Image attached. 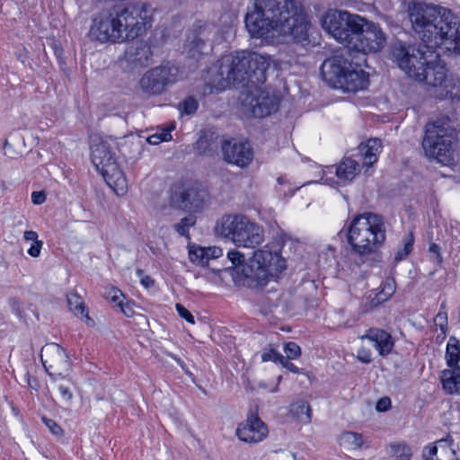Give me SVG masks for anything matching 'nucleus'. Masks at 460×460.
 Instances as JSON below:
<instances>
[{
  "label": "nucleus",
  "instance_id": "1",
  "mask_svg": "<svg viewBox=\"0 0 460 460\" xmlns=\"http://www.w3.org/2000/svg\"><path fill=\"white\" fill-rule=\"evenodd\" d=\"M421 39L417 47L396 44L392 55L397 66L412 79L420 78L422 70L438 59L437 48L460 55V31H415Z\"/></svg>",
  "mask_w": 460,
  "mask_h": 460
},
{
  "label": "nucleus",
  "instance_id": "2",
  "mask_svg": "<svg viewBox=\"0 0 460 460\" xmlns=\"http://www.w3.org/2000/svg\"><path fill=\"white\" fill-rule=\"evenodd\" d=\"M246 29H308L311 22L297 0H254Z\"/></svg>",
  "mask_w": 460,
  "mask_h": 460
},
{
  "label": "nucleus",
  "instance_id": "3",
  "mask_svg": "<svg viewBox=\"0 0 460 460\" xmlns=\"http://www.w3.org/2000/svg\"><path fill=\"white\" fill-rule=\"evenodd\" d=\"M384 217L365 212L353 217L346 230L347 242L351 246L349 260L356 267L375 260L385 242Z\"/></svg>",
  "mask_w": 460,
  "mask_h": 460
},
{
  "label": "nucleus",
  "instance_id": "4",
  "mask_svg": "<svg viewBox=\"0 0 460 460\" xmlns=\"http://www.w3.org/2000/svg\"><path fill=\"white\" fill-rule=\"evenodd\" d=\"M270 65L268 57L254 52L224 56L217 72L219 78L213 79L212 87L223 91L230 86L263 84Z\"/></svg>",
  "mask_w": 460,
  "mask_h": 460
},
{
  "label": "nucleus",
  "instance_id": "5",
  "mask_svg": "<svg viewBox=\"0 0 460 460\" xmlns=\"http://www.w3.org/2000/svg\"><path fill=\"white\" fill-rule=\"evenodd\" d=\"M360 66V63L354 64L343 55H335L323 63L321 73L332 87L355 93L366 89L369 83L368 74Z\"/></svg>",
  "mask_w": 460,
  "mask_h": 460
},
{
  "label": "nucleus",
  "instance_id": "6",
  "mask_svg": "<svg viewBox=\"0 0 460 460\" xmlns=\"http://www.w3.org/2000/svg\"><path fill=\"white\" fill-rule=\"evenodd\" d=\"M456 131L448 121L436 120L425 127L422 147L428 157L435 158L444 165L456 164V152L453 145L456 140Z\"/></svg>",
  "mask_w": 460,
  "mask_h": 460
},
{
  "label": "nucleus",
  "instance_id": "7",
  "mask_svg": "<svg viewBox=\"0 0 460 460\" xmlns=\"http://www.w3.org/2000/svg\"><path fill=\"white\" fill-rule=\"evenodd\" d=\"M408 14L412 27L424 29H459L460 18L450 9L424 1H412L408 5Z\"/></svg>",
  "mask_w": 460,
  "mask_h": 460
},
{
  "label": "nucleus",
  "instance_id": "8",
  "mask_svg": "<svg viewBox=\"0 0 460 460\" xmlns=\"http://www.w3.org/2000/svg\"><path fill=\"white\" fill-rule=\"evenodd\" d=\"M216 229L238 246L253 248L264 240L262 227L241 214L224 216Z\"/></svg>",
  "mask_w": 460,
  "mask_h": 460
},
{
  "label": "nucleus",
  "instance_id": "9",
  "mask_svg": "<svg viewBox=\"0 0 460 460\" xmlns=\"http://www.w3.org/2000/svg\"><path fill=\"white\" fill-rule=\"evenodd\" d=\"M152 22L141 8H112L93 14L90 29H150Z\"/></svg>",
  "mask_w": 460,
  "mask_h": 460
},
{
  "label": "nucleus",
  "instance_id": "10",
  "mask_svg": "<svg viewBox=\"0 0 460 460\" xmlns=\"http://www.w3.org/2000/svg\"><path fill=\"white\" fill-rule=\"evenodd\" d=\"M447 72L446 66L438 54V59L426 66L422 75L415 80L425 83L430 95L437 99L460 100V80L452 75L448 76Z\"/></svg>",
  "mask_w": 460,
  "mask_h": 460
},
{
  "label": "nucleus",
  "instance_id": "11",
  "mask_svg": "<svg viewBox=\"0 0 460 460\" xmlns=\"http://www.w3.org/2000/svg\"><path fill=\"white\" fill-rule=\"evenodd\" d=\"M91 157L93 164L102 173L106 183L117 195H124L128 188L127 180L123 172L119 168L108 143L101 141L92 146Z\"/></svg>",
  "mask_w": 460,
  "mask_h": 460
},
{
  "label": "nucleus",
  "instance_id": "12",
  "mask_svg": "<svg viewBox=\"0 0 460 460\" xmlns=\"http://www.w3.org/2000/svg\"><path fill=\"white\" fill-rule=\"evenodd\" d=\"M349 50L363 54L377 53L386 44L383 31H325Z\"/></svg>",
  "mask_w": 460,
  "mask_h": 460
},
{
  "label": "nucleus",
  "instance_id": "13",
  "mask_svg": "<svg viewBox=\"0 0 460 460\" xmlns=\"http://www.w3.org/2000/svg\"><path fill=\"white\" fill-rule=\"evenodd\" d=\"M285 269L286 261L281 258L279 252L269 250L266 245L263 249L254 252L243 272L246 278L262 285L267 282L270 277H273Z\"/></svg>",
  "mask_w": 460,
  "mask_h": 460
},
{
  "label": "nucleus",
  "instance_id": "14",
  "mask_svg": "<svg viewBox=\"0 0 460 460\" xmlns=\"http://www.w3.org/2000/svg\"><path fill=\"white\" fill-rule=\"evenodd\" d=\"M248 32L254 47L290 42L308 47L320 43L319 31H248Z\"/></svg>",
  "mask_w": 460,
  "mask_h": 460
},
{
  "label": "nucleus",
  "instance_id": "15",
  "mask_svg": "<svg viewBox=\"0 0 460 460\" xmlns=\"http://www.w3.org/2000/svg\"><path fill=\"white\" fill-rule=\"evenodd\" d=\"M137 37L129 38V40H133V42L127 47L119 59L120 66L126 72L141 69L153 63L152 49L155 47V43L153 42L151 37L146 38V33L137 32Z\"/></svg>",
  "mask_w": 460,
  "mask_h": 460
},
{
  "label": "nucleus",
  "instance_id": "16",
  "mask_svg": "<svg viewBox=\"0 0 460 460\" xmlns=\"http://www.w3.org/2000/svg\"><path fill=\"white\" fill-rule=\"evenodd\" d=\"M178 68L170 63L147 70L140 78V89L147 96L163 93L177 80Z\"/></svg>",
  "mask_w": 460,
  "mask_h": 460
},
{
  "label": "nucleus",
  "instance_id": "17",
  "mask_svg": "<svg viewBox=\"0 0 460 460\" xmlns=\"http://www.w3.org/2000/svg\"><path fill=\"white\" fill-rule=\"evenodd\" d=\"M241 102L245 113L263 118L278 110L279 100L275 94L255 87L242 93Z\"/></svg>",
  "mask_w": 460,
  "mask_h": 460
},
{
  "label": "nucleus",
  "instance_id": "18",
  "mask_svg": "<svg viewBox=\"0 0 460 460\" xmlns=\"http://www.w3.org/2000/svg\"><path fill=\"white\" fill-rule=\"evenodd\" d=\"M445 358L450 368L442 371L443 388L449 394H460V341L455 336L447 341Z\"/></svg>",
  "mask_w": 460,
  "mask_h": 460
},
{
  "label": "nucleus",
  "instance_id": "19",
  "mask_svg": "<svg viewBox=\"0 0 460 460\" xmlns=\"http://www.w3.org/2000/svg\"><path fill=\"white\" fill-rule=\"evenodd\" d=\"M40 358L47 373L51 376H64L71 369V361L66 350L58 343L46 344Z\"/></svg>",
  "mask_w": 460,
  "mask_h": 460
},
{
  "label": "nucleus",
  "instance_id": "20",
  "mask_svg": "<svg viewBox=\"0 0 460 460\" xmlns=\"http://www.w3.org/2000/svg\"><path fill=\"white\" fill-rule=\"evenodd\" d=\"M322 29H377L368 26L367 21L358 15L349 13L347 11L338 9H328L320 16Z\"/></svg>",
  "mask_w": 460,
  "mask_h": 460
},
{
  "label": "nucleus",
  "instance_id": "21",
  "mask_svg": "<svg viewBox=\"0 0 460 460\" xmlns=\"http://www.w3.org/2000/svg\"><path fill=\"white\" fill-rule=\"evenodd\" d=\"M224 159L239 167L247 166L253 158L252 149L248 142L226 141L222 145Z\"/></svg>",
  "mask_w": 460,
  "mask_h": 460
},
{
  "label": "nucleus",
  "instance_id": "22",
  "mask_svg": "<svg viewBox=\"0 0 460 460\" xmlns=\"http://www.w3.org/2000/svg\"><path fill=\"white\" fill-rule=\"evenodd\" d=\"M236 435L244 442L257 443L267 437L268 428L257 415L251 414L238 426Z\"/></svg>",
  "mask_w": 460,
  "mask_h": 460
},
{
  "label": "nucleus",
  "instance_id": "23",
  "mask_svg": "<svg viewBox=\"0 0 460 460\" xmlns=\"http://www.w3.org/2000/svg\"><path fill=\"white\" fill-rule=\"evenodd\" d=\"M361 339H367L372 341L382 357L388 356L394 347V341L391 334L379 328L368 329L366 333L361 336Z\"/></svg>",
  "mask_w": 460,
  "mask_h": 460
},
{
  "label": "nucleus",
  "instance_id": "24",
  "mask_svg": "<svg viewBox=\"0 0 460 460\" xmlns=\"http://www.w3.org/2000/svg\"><path fill=\"white\" fill-rule=\"evenodd\" d=\"M137 31H89L87 38L100 43H118L129 41V38L137 37Z\"/></svg>",
  "mask_w": 460,
  "mask_h": 460
},
{
  "label": "nucleus",
  "instance_id": "25",
  "mask_svg": "<svg viewBox=\"0 0 460 460\" xmlns=\"http://www.w3.org/2000/svg\"><path fill=\"white\" fill-rule=\"evenodd\" d=\"M188 182H178L173 184L169 190L168 204L177 210H189Z\"/></svg>",
  "mask_w": 460,
  "mask_h": 460
},
{
  "label": "nucleus",
  "instance_id": "26",
  "mask_svg": "<svg viewBox=\"0 0 460 460\" xmlns=\"http://www.w3.org/2000/svg\"><path fill=\"white\" fill-rule=\"evenodd\" d=\"M395 281L394 279H386L381 285L380 290L370 294L367 298L366 306L373 309L387 301L395 292Z\"/></svg>",
  "mask_w": 460,
  "mask_h": 460
},
{
  "label": "nucleus",
  "instance_id": "27",
  "mask_svg": "<svg viewBox=\"0 0 460 460\" xmlns=\"http://www.w3.org/2000/svg\"><path fill=\"white\" fill-rule=\"evenodd\" d=\"M335 170L338 179L344 183L350 182L359 173L358 162L349 158H343L339 164L332 166Z\"/></svg>",
  "mask_w": 460,
  "mask_h": 460
},
{
  "label": "nucleus",
  "instance_id": "28",
  "mask_svg": "<svg viewBox=\"0 0 460 460\" xmlns=\"http://www.w3.org/2000/svg\"><path fill=\"white\" fill-rule=\"evenodd\" d=\"M188 193L189 210L198 211L203 208L208 199V190L200 184L188 182Z\"/></svg>",
  "mask_w": 460,
  "mask_h": 460
},
{
  "label": "nucleus",
  "instance_id": "29",
  "mask_svg": "<svg viewBox=\"0 0 460 460\" xmlns=\"http://www.w3.org/2000/svg\"><path fill=\"white\" fill-rule=\"evenodd\" d=\"M381 148V141L378 138L367 140L366 144L358 146L360 155L363 156L364 164L367 166L373 165L377 161V153Z\"/></svg>",
  "mask_w": 460,
  "mask_h": 460
},
{
  "label": "nucleus",
  "instance_id": "30",
  "mask_svg": "<svg viewBox=\"0 0 460 460\" xmlns=\"http://www.w3.org/2000/svg\"><path fill=\"white\" fill-rule=\"evenodd\" d=\"M199 31H193L187 38L184 43V50L187 55L191 58L198 59L203 53L205 48V41L200 37Z\"/></svg>",
  "mask_w": 460,
  "mask_h": 460
},
{
  "label": "nucleus",
  "instance_id": "31",
  "mask_svg": "<svg viewBox=\"0 0 460 460\" xmlns=\"http://www.w3.org/2000/svg\"><path fill=\"white\" fill-rule=\"evenodd\" d=\"M290 413L305 423L311 422V408L307 402L298 401L290 405Z\"/></svg>",
  "mask_w": 460,
  "mask_h": 460
},
{
  "label": "nucleus",
  "instance_id": "32",
  "mask_svg": "<svg viewBox=\"0 0 460 460\" xmlns=\"http://www.w3.org/2000/svg\"><path fill=\"white\" fill-rule=\"evenodd\" d=\"M66 301L70 311H72L75 315L81 314L89 318L88 311L86 310L82 297L78 294L75 292L67 294Z\"/></svg>",
  "mask_w": 460,
  "mask_h": 460
},
{
  "label": "nucleus",
  "instance_id": "33",
  "mask_svg": "<svg viewBox=\"0 0 460 460\" xmlns=\"http://www.w3.org/2000/svg\"><path fill=\"white\" fill-rule=\"evenodd\" d=\"M341 445L351 449L360 448L363 444L362 435L357 432L345 431L340 436Z\"/></svg>",
  "mask_w": 460,
  "mask_h": 460
},
{
  "label": "nucleus",
  "instance_id": "34",
  "mask_svg": "<svg viewBox=\"0 0 460 460\" xmlns=\"http://www.w3.org/2000/svg\"><path fill=\"white\" fill-rule=\"evenodd\" d=\"M196 224V217L189 215L181 219V221L174 225L175 231L181 236L190 238L189 230L190 227Z\"/></svg>",
  "mask_w": 460,
  "mask_h": 460
},
{
  "label": "nucleus",
  "instance_id": "35",
  "mask_svg": "<svg viewBox=\"0 0 460 460\" xmlns=\"http://www.w3.org/2000/svg\"><path fill=\"white\" fill-rule=\"evenodd\" d=\"M391 454L396 460H411L412 456L411 447L406 444L391 445Z\"/></svg>",
  "mask_w": 460,
  "mask_h": 460
},
{
  "label": "nucleus",
  "instance_id": "36",
  "mask_svg": "<svg viewBox=\"0 0 460 460\" xmlns=\"http://www.w3.org/2000/svg\"><path fill=\"white\" fill-rule=\"evenodd\" d=\"M189 258L191 262L198 265H206V248L195 244L189 246Z\"/></svg>",
  "mask_w": 460,
  "mask_h": 460
},
{
  "label": "nucleus",
  "instance_id": "37",
  "mask_svg": "<svg viewBox=\"0 0 460 460\" xmlns=\"http://www.w3.org/2000/svg\"><path fill=\"white\" fill-rule=\"evenodd\" d=\"M413 243V235L410 233L403 238V247L396 252L394 260L399 261L405 259L412 251Z\"/></svg>",
  "mask_w": 460,
  "mask_h": 460
},
{
  "label": "nucleus",
  "instance_id": "38",
  "mask_svg": "<svg viewBox=\"0 0 460 460\" xmlns=\"http://www.w3.org/2000/svg\"><path fill=\"white\" fill-rule=\"evenodd\" d=\"M198 101L192 96L187 97L181 102L179 103L180 111L181 112V114L185 115L194 114L198 110Z\"/></svg>",
  "mask_w": 460,
  "mask_h": 460
},
{
  "label": "nucleus",
  "instance_id": "39",
  "mask_svg": "<svg viewBox=\"0 0 460 460\" xmlns=\"http://www.w3.org/2000/svg\"><path fill=\"white\" fill-rule=\"evenodd\" d=\"M453 438L450 435H447V438L438 440L436 443L438 444V449L442 452H448L451 455V457L448 459H436V460H455V452L451 448L453 445Z\"/></svg>",
  "mask_w": 460,
  "mask_h": 460
},
{
  "label": "nucleus",
  "instance_id": "40",
  "mask_svg": "<svg viewBox=\"0 0 460 460\" xmlns=\"http://www.w3.org/2000/svg\"><path fill=\"white\" fill-rule=\"evenodd\" d=\"M172 138L170 130L163 129L160 133H155L148 137L147 141L151 145H158L164 141H168Z\"/></svg>",
  "mask_w": 460,
  "mask_h": 460
},
{
  "label": "nucleus",
  "instance_id": "41",
  "mask_svg": "<svg viewBox=\"0 0 460 460\" xmlns=\"http://www.w3.org/2000/svg\"><path fill=\"white\" fill-rule=\"evenodd\" d=\"M284 352L288 359H294L300 357L301 349L296 342L289 341L285 344Z\"/></svg>",
  "mask_w": 460,
  "mask_h": 460
},
{
  "label": "nucleus",
  "instance_id": "42",
  "mask_svg": "<svg viewBox=\"0 0 460 460\" xmlns=\"http://www.w3.org/2000/svg\"><path fill=\"white\" fill-rule=\"evenodd\" d=\"M106 298L113 303L115 305L119 306L122 303L124 298V295L122 292L115 288H112L106 295Z\"/></svg>",
  "mask_w": 460,
  "mask_h": 460
},
{
  "label": "nucleus",
  "instance_id": "43",
  "mask_svg": "<svg viewBox=\"0 0 460 460\" xmlns=\"http://www.w3.org/2000/svg\"><path fill=\"white\" fill-rule=\"evenodd\" d=\"M261 360L263 362L273 361L275 363H279V361L283 360V355L279 353L276 349H270L261 354Z\"/></svg>",
  "mask_w": 460,
  "mask_h": 460
},
{
  "label": "nucleus",
  "instance_id": "44",
  "mask_svg": "<svg viewBox=\"0 0 460 460\" xmlns=\"http://www.w3.org/2000/svg\"><path fill=\"white\" fill-rule=\"evenodd\" d=\"M43 423L49 428V431L55 436H61L63 433L62 428L53 420L45 416L41 418Z\"/></svg>",
  "mask_w": 460,
  "mask_h": 460
},
{
  "label": "nucleus",
  "instance_id": "45",
  "mask_svg": "<svg viewBox=\"0 0 460 460\" xmlns=\"http://www.w3.org/2000/svg\"><path fill=\"white\" fill-rule=\"evenodd\" d=\"M60 394V399L64 403L70 404L73 399V393L67 385H59L58 386Z\"/></svg>",
  "mask_w": 460,
  "mask_h": 460
},
{
  "label": "nucleus",
  "instance_id": "46",
  "mask_svg": "<svg viewBox=\"0 0 460 460\" xmlns=\"http://www.w3.org/2000/svg\"><path fill=\"white\" fill-rule=\"evenodd\" d=\"M227 258L231 261L234 266H240L244 262V255L235 250L229 251L227 253Z\"/></svg>",
  "mask_w": 460,
  "mask_h": 460
},
{
  "label": "nucleus",
  "instance_id": "47",
  "mask_svg": "<svg viewBox=\"0 0 460 460\" xmlns=\"http://www.w3.org/2000/svg\"><path fill=\"white\" fill-rule=\"evenodd\" d=\"M175 307L177 313L181 318L185 319L188 323L191 324L195 323L194 316L184 305H182L181 304H176Z\"/></svg>",
  "mask_w": 460,
  "mask_h": 460
},
{
  "label": "nucleus",
  "instance_id": "48",
  "mask_svg": "<svg viewBox=\"0 0 460 460\" xmlns=\"http://www.w3.org/2000/svg\"><path fill=\"white\" fill-rule=\"evenodd\" d=\"M436 322H438L440 330L442 332V339H445L446 332L447 330V314L446 312H438L435 318Z\"/></svg>",
  "mask_w": 460,
  "mask_h": 460
},
{
  "label": "nucleus",
  "instance_id": "49",
  "mask_svg": "<svg viewBox=\"0 0 460 460\" xmlns=\"http://www.w3.org/2000/svg\"><path fill=\"white\" fill-rule=\"evenodd\" d=\"M9 305L12 311L20 318L23 317L22 304L17 297H11L9 299Z\"/></svg>",
  "mask_w": 460,
  "mask_h": 460
},
{
  "label": "nucleus",
  "instance_id": "50",
  "mask_svg": "<svg viewBox=\"0 0 460 460\" xmlns=\"http://www.w3.org/2000/svg\"><path fill=\"white\" fill-rule=\"evenodd\" d=\"M43 245V242L39 240L32 243V245L29 248L28 253L31 257H38L40 254V251Z\"/></svg>",
  "mask_w": 460,
  "mask_h": 460
},
{
  "label": "nucleus",
  "instance_id": "51",
  "mask_svg": "<svg viewBox=\"0 0 460 460\" xmlns=\"http://www.w3.org/2000/svg\"><path fill=\"white\" fill-rule=\"evenodd\" d=\"M391 407V400L389 397H383L379 399L376 402V410L378 411H387Z\"/></svg>",
  "mask_w": 460,
  "mask_h": 460
},
{
  "label": "nucleus",
  "instance_id": "52",
  "mask_svg": "<svg viewBox=\"0 0 460 460\" xmlns=\"http://www.w3.org/2000/svg\"><path fill=\"white\" fill-rule=\"evenodd\" d=\"M46 200V194L43 191H33L31 193V201L35 205H40Z\"/></svg>",
  "mask_w": 460,
  "mask_h": 460
},
{
  "label": "nucleus",
  "instance_id": "53",
  "mask_svg": "<svg viewBox=\"0 0 460 460\" xmlns=\"http://www.w3.org/2000/svg\"><path fill=\"white\" fill-rule=\"evenodd\" d=\"M120 311L127 316L130 317L134 314L133 306L130 303H122L120 305Z\"/></svg>",
  "mask_w": 460,
  "mask_h": 460
},
{
  "label": "nucleus",
  "instance_id": "54",
  "mask_svg": "<svg viewBox=\"0 0 460 460\" xmlns=\"http://www.w3.org/2000/svg\"><path fill=\"white\" fill-rule=\"evenodd\" d=\"M279 364H281L284 367H286L288 370L293 372V373H299V369L297 367H296L293 363H291L288 358L287 359L283 356V360L279 361Z\"/></svg>",
  "mask_w": 460,
  "mask_h": 460
},
{
  "label": "nucleus",
  "instance_id": "55",
  "mask_svg": "<svg viewBox=\"0 0 460 460\" xmlns=\"http://www.w3.org/2000/svg\"><path fill=\"white\" fill-rule=\"evenodd\" d=\"M23 238L26 241H32L33 243H35L36 241H39L38 234L32 230L25 231L23 233Z\"/></svg>",
  "mask_w": 460,
  "mask_h": 460
},
{
  "label": "nucleus",
  "instance_id": "56",
  "mask_svg": "<svg viewBox=\"0 0 460 460\" xmlns=\"http://www.w3.org/2000/svg\"><path fill=\"white\" fill-rule=\"evenodd\" d=\"M220 252H221V250L206 248V264H208L210 258L217 257L218 256L217 253H220Z\"/></svg>",
  "mask_w": 460,
  "mask_h": 460
},
{
  "label": "nucleus",
  "instance_id": "57",
  "mask_svg": "<svg viewBox=\"0 0 460 460\" xmlns=\"http://www.w3.org/2000/svg\"><path fill=\"white\" fill-rule=\"evenodd\" d=\"M141 284L146 288H152L155 285V280L150 276H143L141 278Z\"/></svg>",
  "mask_w": 460,
  "mask_h": 460
},
{
  "label": "nucleus",
  "instance_id": "58",
  "mask_svg": "<svg viewBox=\"0 0 460 460\" xmlns=\"http://www.w3.org/2000/svg\"><path fill=\"white\" fill-rule=\"evenodd\" d=\"M429 252H432V253H435L439 261H442V257H441V254H440V247L439 245H438L437 243H432L430 246H429Z\"/></svg>",
  "mask_w": 460,
  "mask_h": 460
},
{
  "label": "nucleus",
  "instance_id": "59",
  "mask_svg": "<svg viewBox=\"0 0 460 460\" xmlns=\"http://www.w3.org/2000/svg\"><path fill=\"white\" fill-rule=\"evenodd\" d=\"M279 458L281 460H296V456L291 452H282Z\"/></svg>",
  "mask_w": 460,
  "mask_h": 460
},
{
  "label": "nucleus",
  "instance_id": "60",
  "mask_svg": "<svg viewBox=\"0 0 460 460\" xmlns=\"http://www.w3.org/2000/svg\"><path fill=\"white\" fill-rule=\"evenodd\" d=\"M425 450H428L429 458H433V456L437 455L438 447L437 446H429L427 447Z\"/></svg>",
  "mask_w": 460,
  "mask_h": 460
},
{
  "label": "nucleus",
  "instance_id": "61",
  "mask_svg": "<svg viewBox=\"0 0 460 460\" xmlns=\"http://www.w3.org/2000/svg\"><path fill=\"white\" fill-rule=\"evenodd\" d=\"M358 359L364 363H369L371 361L369 356H363V357L358 356Z\"/></svg>",
  "mask_w": 460,
  "mask_h": 460
},
{
  "label": "nucleus",
  "instance_id": "62",
  "mask_svg": "<svg viewBox=\"0 0 460 460\" xmlns=\"http://www.w3.org/2000/svg\"><path fill=\"white\" fill-rule=\"evenodd\" d=\"M173 358L177 361V363L181 367L182 369H184V364H183V361L179 358H176V357H173Z\"/></svg>",
  "mask_w": 460,
  "mask_h": 460
},
{
  "label": "nucleus",
  "instance_id": "63",
  "mask_svg": "<svg viewBox=\"0 0 460 460\" xmlns=\"http://www.w3.org/2000/svg\"><path fill=\"white\" fill-rule=\"evenodd\" d=\"M55 52L57 55H59L62 52V49H59L57 47H55Z\"/></svg>",
  "mask_w": 460,
  "mask_h": 460
},
{
  "label": "nucleus",
  "instance_id": "64",
  "mask_svg": "<svg viewBox=\"0 0 460 460\" xmlns=\"http://www.w3.org/2000/svg\"><path fill=\"white\" fill-rule=\"evenodd\" d=\"M137 274L138 276H142V275H143V270H140V269H137Z\"/></svg>",
  "mask_w": 460,
  "mask_h": 460
}]
</instances>
